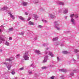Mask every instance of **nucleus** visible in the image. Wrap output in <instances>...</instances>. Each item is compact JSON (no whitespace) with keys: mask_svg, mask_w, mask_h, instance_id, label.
<instances>
[{"mask_svg":"<svg viewBox=\"0 0 79 79\" xmlns=\"http://www.w3.org/2000/svg\"><path fill=\"white\" fill-rule=\"evenodd\" d=\"M29 56V53L28 52H26L23 55V57L24 58L25 60H29V57H28Z\"/></svg>","mask_w":79,"mask_h":79,"instance_id":"nucleus-1","label":"nucleus"},{"mask_svg":"<svg viewBox=\"0 0 79 79\" xmlns=\"http://www.w3.org/2000/svg\"><path fill=\"white\" fill-rule=\"evenodd\" d=\"M54 24H55L54 27L57 30H61V29H60V28L58 27V22L57 21L55 22Z\"/></svg>","mask_w":79,"mask_h":79,"instance_id":"nucleus-2","label":"nucleus"},{"mask_svg":"<svg viewBox=\"0 0 79 79\" xmlns=\"http://www.w3.org/2000/svg\"><path fill=\"white\" fill-rule=\"evenodd\" d=\"M4 64H6V66H8L7 67V68H8V70H10L11 69V65H9V64L8 63L5 62L4 63Z\"/></svg>","mask_w":79,"mask_h":79,"instance_id":"nucleus-3","label":"nucleus"},{"mask_svg":"<svg viewBox=\"0 0 79 79\" xmlns=\"http://www.w3.org/2000/svg\"><path fill=\"white\" fill-rule=\"evenodd\" d=\"M46 54L47 55H50L51 56V57H53V54L52 53V52H46Z\"/></svg>","mask_w":79,"mask_h":79,"instance_id":"nucleus-4","label":"nucleus"},{"mask_svg":"<svg viewBox=\"0 0 79 79\" xmlns=\"http://www.w3.org/2000/svg\"><path fill=\"white\" fill-rule=\"evenodd\" d=\"M8 8V7H3V8H2L0 9V11H3H3H6Z\"/></svg>","mask_w":79,"mask_h":79,"instance_id":"nucleus-5","label":"nucleus"},{"mask_svg":"<svg viewBox=\"0 0 79 79\" xmlns=\"http://www.w3.org/2000/svg\"><path fill=\"white\" fill-rule=\"evenodd\" d=\"M8 14L10 15V17L11 18H12L13 20L15 19V15H12L11 12H9Z\"/></svg>","mask_w":79,"mask_h":79,"instance_id":"nucleus-6","label":"nucleus"},{"mask_svg":"<svg viewBox=\"0 0 79 79\" xmlns=\"http://www.w3.org/2000/svg\"><path fill=\"white\" fill-rule=\"evenodd\" d=\"M57 3L60 5H64V2H61V1H58Z\"/></svg>","mask_w":79,"mask_h":79,"instance_id":"nucleus-7","label":"nucleus"},{"mask_svg":"<svg viewBox=\"0 0 79 79\" xmlns=\"http://www.w3.org/2000/svg\"><path fill=\"white\" fill-rule=\"evenodd\" d=\"M75 20L73 18L71 19V22L72 23V24L74 25L76 24V23L75 22Z\"/></svg>","mask_w":79,"mask_h":79,"instance_id":"nucleus-8","label":"nucleus"},{"mask_svg":"<svg viewBox=\"0 0 79 79\" xmlns=\"http://www.w3.org/2000/svg\"><path fill=\"white\" fill-rule=\"evenodd\" d=\"M48 56H46L44 57V59L43 60V63H45L47 62V60H48Z\"/></svg>","mask_w":79,"mask_h":79,"instance_id":"nucleus-9","label":"nucleus"},{"mask_svg":"<svg viewBox=\"0 0 79 79\" xmlns=\"http://www.w3.org/2000/svg\"><path fill=\"white\" fill-rule=\"evenodd\" d=\"M68 8H66L65 9L63 13H64V14H66V13H68Z\"/></svg>","mask_w":79,"mask_h":79,"instance_id":"nucleus-10","label":"nucleus"},{"mask_svg":"<svg viewBox=\"0 0 79 79\" xmlns=\"http://www.w3.org/2000/svg\"><path fill=\"white\" fill-rule=\"evenodd\" d=\"M28 24L29 25H30V26H31V25H33V26H34L35 25L34 23L31 21H30L28 22Z\"/></svg>","mask_w":79,"mask_h":79,"instance_id":"nucleus-11","label":"nucleus"},{"mask_svg":"<svg viewBox=\"0 0 79 79\" xmlns=\"http://www.w3.org/2000/svg\"><path fill=\"white\" fill-rule=\"evenodd\" d=\"M35 52L36 53H37L38 55L41 54V52L40 51H39V50H35Z\"/></svg>","mask_w":79,"mask_h":79,"instance_id":"nucleus-12","label":"nucleus"},{"mask_svg":"<svg viewBox=\"0 0 79 79\" xmlns=\"http://www.w3.org/2000/svg\"><path fill=\"white\" fill-rule=\"evenodd\" d=\"M59 71L64 73H66L67 72V70L66 69H60L59 70Z\"/></svg>","mask_w":79,"mask_h":79,"instance_id":"nucleus-13","label":"nucleus"},{"mask_svg":"<svg viewBox=\"0 0 79 79\" xmlns=\"http://www.w3.org/2000/svg\"><path fill=\"white\" fill-rule=\"evenodd\" d=\"M49 16L51 18H56V16L54 15H53L52 14H50Z\"/></svg>","mask_w":79,"mask_h":79,"instance_id":"nucleus-14","label":"nucleus"},{"mask_svg":"<svg viewBox=\"0 0 79 79\" xmlns=\"http://www.w3.org/2000/svg\"><path fill=\"white\" fill-rule=\"evenodd\" d=\"M0 44L2 43V41H5V40L3 39V38H2L1 37H0Z\"/></svg>","mask_w":79,"mask_h":79,"instance_id":"nucleus-15","label":"nucleus"},{"mask_svg":"<svg viewBox=\"0 0 79 79\" xmlns=\"http://www.w3.org/2000/svg\"><path fill=\"white\" fill-rule=\"evenodd\" d=\"M19 18L21 20H22V21H24V18H23L22 16H19Z\"/></svg>","mask_w":79,"mask_h":79,"instance_id":"nucleus-16","label":"nucleus"},{"mask_svg":"<svg viewBox=\"0 0 79 79\" xmlns=\"http://www.w3.org/2000/svg\"><path fill=\"white\" fill-rule=\"evenodd\" d=\"M11 73L13 75H14V74H15V70H14V69H12Z\"/></svg>","mask_w":79,"mask_h":79,"instance_id":"nucleus-17","label":"nucleus"},{"mask_svg":"<svg viewBox=\"0 0 79 79\" xmlns=\"http://www.w3.org/2000/svg\"><path fill=\"white\" fill-rule=\"evenodd\" d=\"M13 31V28H10L9 29V31H8V32H11V31Z\"/></svg>","mask_w":79,"mask_h":79,"instance_id":"nucleus-18","label":"nucleus"},{"mask_svg":"<svg viewBox=\"0 0 79 79\" xmlns=\"http://www.w3.org/2000/svg\"><path fill=\"white\" fill-rule=\"evenodd\" d=\"M58 38L57 37H56L55 38H54L52 39V41H56L58 40Z\"/></svg>","mask_w":79,"mask_h":79,"instance_id":"nucleus-19","label":"nucleus"},{"mask_svg":"<svg viewBox=\"0 0 79 79\" xmlns=\"http://www.w3.org/2000/svg\"><path fill=\"white\" fill-rule=\"evenodd\" d=\"M34 3H39V1L38 0H35L33 1Z\"/></svg>","mask_w":79,"mask_h":79,"instance_id":"nucleus-20","label":"nucleus"},{"mask_svg":"<svg viewBox=\"0 0 79 79\" xmlns=\"http://www.w3.org/2000/svg\"><path fill=\"white\" fill-rule=\"evenodd\" d=\"M16 58H17V59H19L20 57V54H18L17 55L15 56Z\"/></svg>","mask_w":79,"mask_h":79,"instance_id":"nucleus-21","label":"nucleus"},{"mask_svg":"<svg viewBox=\"0 0 79 79\" xmlns=\"http://www.w3.org/2000/svg\"><path fill=\"white\" fill-rule=\"evenodd\" d=\"M27 5V2H23V6H26Z\"/></svg>","mask_w":79,"mask_h":79,"instance_id":"nucleus-22","label":"nucleus"},{"mask_svg":"<svg viewBox=\"0 0 79 79\" xmlns=\"http://www.w3.org/2000/svg\"><path fill=\"white\" fill-rule=\"evenodd\" d=\"M74 14H71L70 15V18H71V19L73 18V17H74Z\"/></svg>","mask_w":79,"mask_h":79,"instance_id":"nucleus-23","label":"nucleus"},{"mask_svg":"<svg viewBox=\"0 0 79 79\" xmlns=\"http://www.w3.org/2000/svg\"><path fill=\"white\" fill-rule=\"evenodd\" d=\"M5 45L7 46H9V45H10V44L8 42L6 41V42Z\"/></svg>","mask_w":79,"mask_h":79,"instance_id":"nucleus-24","label":"nucleus"},{"mask_svg":"<svg viewBox=\"0 0 79 79\" xmlns=\"http://www.w3.org/2000/svg\"><path fill=\"white\" fill-rule=\"evenodd\" d=\"M62 53H64V54H66L67 53H68V52L66 51H65L62 52Z\"/></svg>","mask_w":79,"mask_h":79,"instance_id":"nucleus-25","label":"nucleus"},{"mask_svg":"<svg viewBox=\"0 0 79 79\" xmlns=\"http://www.w3.org/2000/svg\"><path fill=\"white\" fill-rule=\"evenodd\" d=\"M29 74H32V71H31L30 70H29L28 71Z\"/></svg>","mask_w":79,"mask_h":79,"instance_id":"nucleus-26","label":"nucleus"},{"mask_svg":"<svg viewBox=\"0 0 79 79\" xmlns=\"http://www.w3.org/2000/svg\"><path fill=\"white\" fill-rule=\"evenodd\" d=\"M74 17L75 18H79V16L77 14H75L74 15Z\"/></svg>","mask_w":79,"mask_h":79,"instance_id":"nucleus-27","label":"nucleus"},{"mask_svg":"<svg viewBox=\"0 0 79 79\" xmlns=\"http://www.w3.org/2000/svg\"><path fill=\"white\" fill-rule=\"evenodd\" d=\"M74 52L75 53H77V52H79V50L77 49H75L74 50Z\"/></svg>","mask_w":79,"mask_h":79,"instance_id":"nucleus-28","label":"nucleus"},{"mask_svg":"<svg viewBox=\"0 0 79 79\" xmlns=\"http://www.w3.org/2000/svg\"><path fill=\"white\" fill-rule=\"evenodd\" d=\"M74 76V73H72L70 74V77H72V76Z\"/></svg>","mask_w":79,"mask_h":79,"instance_id":"nucleus-29","label":"nucleus"},{"mask_svg":"<svg viewBox=\"0 0 79 79\" xmlns=\"http://www.w3.org/2000/svg\"><path fill=\"white\" fill-rule=\"evenodd\" d=\"M24 32H22L21 33H19L20 35H24Z\"/></svg>","mask_w":79,"mask_h":79,"instance_id":"nucleus-30","label":"nucleus"},{"mask_svg":"<svg viewBox=\"0 0 79 79\" xmlns=\"http://www.w3.org/2000/svg\"><path fill=\"white\" fill-rule=\"evenodd\" d=\"M47 68V67H42V69H46Z\"/></svg>","mask_w":79,"mask_h":79,"instance_id":"nucleus-31","label":"nucleus"},{"mask_svg":"<svg viewBox=\"0 0 79 79\" xmlns=\"http://www.w3.org/2000/svg\"><path fill=\"white\" fill-rule=\"evenodd\" d=\"M42 21H43L44 23H47V21L46 20H42Z\"/></svg>","mask_w":79,"mask_h":79,"instance_id":"nucleus-32","label":"nucleus"},{"mask_svg":"<svg viewBox=\"0 0 79 79\" xmlns=\"http://www.w3.org/2000/svg\"><path fill=\"white\" fill-rule=\"evenodd\" d=\"M40 8L41 11H44V8H43V7H40Z\"/></svg>","mask_w":79,"mask_h":79,"instance_id":"nucleus-33","label":"nucleus"},{"mask_svg":"<svg viewBox=\"0 0 79 79\" xmlns=\"http://www.w3.org/2000/svg\"><path fill=\"white\" fill-rule=\"evenodd\" d=\"M23 69H24L23 67H22V68H20V69H19V71H22V70H23Z\"/></svg>","mask_w":79,"mask_h":79,"instance_id":"nucleus-34","label":"nucleus"},{"mask_svg":"<svg viewBox=\"0 0 79 79\" xmlns=\"http://www.w3.org/2000/svg\"><path fill=\"white\" fill-rule=\"evenodd\" d=\"M38 27H39V28H42V27H43V26L41 25H39L38 26Z\"/></svg>","mask_w":79,"mask_h":79,"instance_id":"nucleus-35","label":"nucleus"},{"mask_svg":"<svg viewBox=\"0 0 79 79\" xmlns=\"http://www.w3.org/2000/svg\"><path fill=\"white\" fill-rule=\"evenodd\" d=\"M48 44H44L43 45V46H44V47H45V46H47V45Z\"/></svg>","mask_w":79,"mask_h":79,"instance_id":"nucleus-36","label":"nucleus"},{"mask_svg":"<svg viewBox=\"0 0 79 79\" xmlns=\"http://www.w3.org/2000/svg\"><path fill=\"white\" fill-rule=\"evenodd\" d=\"M9 59L10 60V61H12V60H13V58L12 57H10V58H9Z\"/></svg>","mask_w":79,"mask_h":79,"instance_id":"nucleus-37","label":"nucleus"},{"mask_svg":"<svg viewBox=\"0 0 79 79\" xmlns=\"http://www.w3.org/2000/svg\"><path fill=\"white\" fill-rule=\"evenodd\" d=\"M5 61H10V58H7L6 59Z\"/></svg>","mask_w":79,"mask_h":79,"instance_id":"nucleus-38","label":"nucleus"},{"mask_svg":"<svg viewBox=\"0 0 79 79\" xmlns=\"http://www.w3.org/2000/svg\"><path fill=\"white\" fill-rule=\"evenodd\" d=\"M61 79H65V78L64 77V76H61Z\"/></svg>","mask_w":79,"mask_h":79,"instance_id":"nucleus-39","label":"nucleus"},{"mask_svg":"<svg viewBox=\"0 0 79 79\" xmlns=\"http://www.w3.org/2000/svg\"><path fill=\"white\" fill-rule=\"evenodd\" d=\"M34 17L35 18H38V16H37V15H35L34 16Z\"/></svg>","mask_w":79,"mask_h":79,"instance_id":"nucleus-40","label":"nucleus"},{"mask_svg":"<svg viewBox=\"0 0 79 79\" xmlns=\"http://www.w3.org/2000/svg\"><path fill=\"white\" fill-rule=\"evenodd\" d=\"M62 11V10L60 9L59 10V13H61Z\"/></svg>","mask_w":79,"mask_h":79,"instance_id":"nucleus-41","label":"nucleus"},{"mask_svg":"<svg viewBox=\"0 0 79 79\" xmlns=\"http://www.w3.org/2000/svg\"><path fill=\"white\" fill-rule=\"evenodd\" d=\"M50 78L51 79H54V76H52Z\"/></svg>","mask_w":79,"mask_h":79,"instance_id":"nucleus-42","label":"nucleus"},{"mask_svg":"<svg viewBox=\"0 0 79 79\" xmlns=\"http://www.w3.org/2000/svg\"><path fill=\"white\" fill-rule=\"evenodd\" d=\"M53 65H49V67H53Z\"/></svg>","mask_w":79,"mask_h":79,"instance_id":"nucleus-43","label":"nucleus"},{"mask_svg":"<svg viewBox=\"0 0 79 79\" xmlns=\"http://www.w3.org/2000/svg\"><path fill=\"white\" fill-rule=\"evenodd\" d=\"M37 39V37H35L34 39V40H36Z\"/></svg>","mask_w":79,"mask_h":79,"instance_id":"nucleus-44","label":"nucleus"},{"mask_svg":"<svg viewBox=\"0 0 79 79\" xmlns=\"http://www.w3.org/2000/svg\"><path fill=\"white\" fill-rule=\"evenodd\" d=\"M31 19V18L30 17H29L28 18L27 20V21H29V20H30V19Z\"/></svg>","mask_w":79,"mask_h":79,"instance_id":"nucleus-45","label":"nucleus"},{"mask_svg":"<svg viewBox=\"0 0 79 79\" xmlns=\"http://www.w3.org/2000/svg\"><path fill=\"white\" fill-rule=\"evenodd\" d=\"M9 39L10 40H12V38L11 37H10L9 38Z\"/></svg>","mask_w":79,"mask_h":79,"instance_id":"nucleus-46","label":"nucleus"},{"mask_svg":"<svg viewBox=\"0 0 79 79\" xmlns=\"http://www.w3.org/2000/svg\"><path fill=\"white\" fill-rule=\"evenodd\" d=\"M25 14L26 15H28V13L27 12H25Z\"/></svg>","mask_w":79,"mask_h":79,"instance_id":"nucleus-47","label":"nucleus"},{"mask_svg":"<svg viewBox=\"0 0 79 79\" xmlns=\"http://www.w3.org/2000/svg\"><path fill=\"white\" fill-rule=\"evenodd\" d=\"M57 61H60V58H59V57H58L57 58Z\"/></svg>","mask_w":79,"mask_h":79,"instance_id":"nucleus-48","label":"nucleus"},{"mask_svg":"<svg viewBox=\"0 0 79 79\" xmlns=\"http://www.w3.org/2000/svg\"><path fill=\"white\" fill-rule=\"evenodd\" d=\"M32 66H33V64L32 63L30 65V66H32V67H33Z\"/></svg>","mask_w":79,"mask_h":79,"instance_id":"nucleus-49","label":"nucleus"},{"mask_svg":"<svg viewBox=\"0 0 79 79\" xmlns=\"http://www.w3.org/2000/svg\"><path fill=\"white\" fill-rule=\"evenodd\" d=\"M73 73H76V70H74L73 71Z\"/></svg>","mask_w":79,"mask_h":79,"instance_id":"nucleus-50","label":"nucleus"},{"mask_svg":"<svg viewBox=\"0 0 79 79\" xmlns=\"http://www.w3.org/2000/svg\"><path fill=\"white\" fill-rule=\"evenodd\" d=\"M60 46H61L62 47H63V46H64V44H61Z\"/></svg>","mask_w":79,"mask_h":79,"instance_id":"nucleus-51","label":"nucleus"},{"mask_svg":"<svg viewBox=\"0 0 79 79\" xmlns=\"http://www.w3.org/2000/svg\"><path fill=\"white\" fill-rule=\"evenodd\" d=\"M73 61H74L75 62H76V60L75 59H73Z\"/></svg>","mask_w":79,"mask_h":79,"instance_id":"nucleus-52","label":"nucleus"},{"mask_svg":"<svg viewBox=\"0 0 79 79\" xmlns=\"http://www.w3.org/2000/svg\"><path fill=\"white\" fill-rule=\"evenodd\" d=\"M64 18L65 19H67V16H65Z\"/></svg>","mask_w":79,"mask_h":79,"instance_id":"nucleus-53","label":"nucleus"},{"mask_svg":"<svg viewBox=\"0 0 79 79\" xmlns=\"http://www.w3.org/2000/svg\"><path fill=\"white\" fill-rule=\"evenodd\" d=\"M48 49H49L48 48H46V50H48Z\"/></svg>","mask_w":79,"mask_h":79,"instance_id":"nucleus-54","label":"nucleus"},{"mask_svg":"<svg viewBox=\"0 0 79 79\" xmlns=\"http://www.w3.org/2000/svg\"><path fill=\"white\" fill-rule=\"evenodd\" d=\"M2 49H0V52H2Z\"/></svg>","mask_w":79,"mask_h":79,"instance_id":"nucleus-55","label":"nucleus"},{"mask_svg":"<svg viewBox=\"0 0 79 79\" xmlns=\"http://www.w3.org/2000/svg\"><path fill=\"white\" fill-rule=\"evenodd\" d=\"M77 58L79 59V56H77Z\"/></svg>","mask_w":79,"mask_h":79,"instance_id":"nucleus-56","label":"nucleus"},{"mask_svg":"<svg viewBox=\"0 0 79 79\" xmlns=\"http://www.w3.org/2000/svg\"><path fill=\"white\" fill-rule=\"evenodd\" d=\"M1 31H2V30H1V29H0V32H1Z\"/></svg>","mask_w":79,"mask_h":79,"instance_id":"nucleus-57","label":"nucleus"},{"mask_svg":"<svg viewBox=\"0 0 79 79\" xmlns=\"http://www.w3.org/2000/svg\"><path fill=\"white\" fill-rule=\"evenodd\" d=\"M55 13H56V12H54V14H55Z\"/></svg>","mask_w":79,"mask_h":79,"instance_id":"nucleus-58","label":"nucleus"},{"mask_svg":"<svg viewBox=\"0 0 79 79\" xmlns=\"http://www.w3.org/2000/svg\"><path fill=\"white\" fill-rule=\"evenodd\" d=\"M7 79H8L7 78Z\"/></svg>","mask_w":79,"mask_h":79,"instance_id":"nucleus-59","label":"nucleus"}]
</instances>
